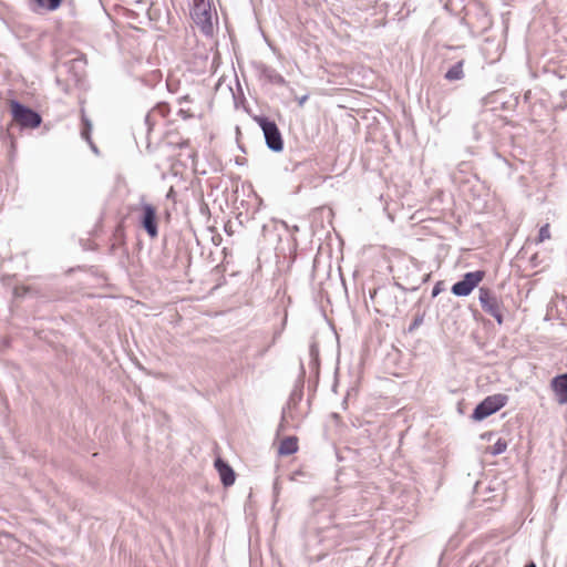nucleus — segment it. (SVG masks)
<instances>
[{
	"label": "nucleus",
	"instance_id": "1",
	"mask_svg": "<svg viewBox=\"0 0 567 567\" xmlns=\"http://www.w3.org/2000/svg\"><path fill=\"white\" fill-rule=\"evenodd\" d=\"M254 121L261 128L267 147L276 153L281 152L284 150V138L276 122L265 115H256Z\"/></svg>",
	"mask_w": 567,
	"mask_h": 567
},
{
	"label": "nucleus",
	"instance_id": "2",
	"mask_svg": "<svg viewBox=\"0 0 567 567\" xmlns=\"http://www.w3.org/2000/svg\"><path fill=\"white\" fill-rule=\"evenodd\" d=\"M10 109L13 120L22 127L37 128L42 123V117L37 111L19 101H12Z\"/></svg>",
	"mask_w": 567,
	"mask_h": 567
},
{
	"label": "nucleus",
	"instance_id": "3",
	"mask_svg": "<svg viewBox=\"0 0 567 567\" xmlns=\"http://www.w3.org/2000/svg\"><path fill=\"white\" fill-rule=\"evenodd\" d=\"M508 396L502 393L486 396L480 402L472 413V417L475 421H482L489 415L496 413L506 405Z\"/></svg>",
	"mask_w": 567,
	"mask_h": 567
},
{
	"label": "nucleus",
	"instance_id": "4",
	"mask_svg": "<svg viewBox=\"0 0 567 567\" xmlns=\"http://www.w3.org/2000/svg\"><path fill=\"white\" fill-rule=\"evenodd\" d=\"M478 301L486 313L492 316L498 324L503 323L504 317L502 311V300L492 289L487 287H480Z\"/></svg>",
	"mask_w": 567,
	"mask_h": 567
},
{
	"label": "nucleus",
	"instance_id": "5",
	"mask_svg": "<svg viewBox=\"0 0 567 567\" xmlns=\"http://www.w3.org/2000/svg\"><path fill=\"white\" fill-rule=\"evenodd\" d=\"M192 19L199 28L203 34L210 37L214 33V25L212 21V10L209 3L205 1H196L190 12Z\"/></svg>",
	"mask_w": 567,
	"mask_h": 567
},
{
	"label": "nucleus",
	"instance_id": "6",
	"mask_svg": "<svg viewBox=\"0 0 567 567\" xmlns=\"http://www.w3.org/2000/svg\"><path fill=\"white\" fill-rule=\"evenodd\" d=\"M484 277L485 271L483 270L466 272L461 280L452 286L451 292L456 297H467L480 285Z\"/></svg>",
	"mask_w": 567,
	"mask_h": 567
},
{
	"label": "nucleus",
	"instance_id": "7",
	"mask_svg": "<svg viewBox=\"0 0 567 567\" xmlns=\"http://www.w3.org/2000/svg\"><path fill=\"white\" fill-rule=\"evenodd\" d=\"M140 224L151 238H155L158 235L157 215L156 209L153 205H142V215L140 217Z\"/></svg>",
	"mask_w": 567,
	"mask_h": 567
},
{
	"label": "nucleus",
	"instance_id": "8",
	"mask_svg": "<svg viewBox=\"0 0 567 567\" xmlns=\"http://www.w3.org/2000/svg\"><path fill=\"white\" fill-rule=\"evenodd\" d=\"M215 467L220 476V481L225 487H229L235 483L236 474L233 467L223 458L215 460Z\"/></svg>",
	"mask_w": 567,
	"mask_h": 567
},
{
	"label": "nucleus",
	"instance_id": "9",
	"mask_svg": "<svg viewBox=\"0 0 567 567\" xmlns=\"http://www.w3.org/2000/svg\"><path fill=\"white\" fill-rule=\"evenodd\" d=\"M550 385L556 394L557 401L560 404L567 403V373L553 378Z\"/></svg>",
	"mask_w": 567,
	"mask_h": 567
},
{
	"label": "nucleus",
	"instance_id": "10",
	"mask_svg": "<svg viewBox=\"0 0 567 567\" xmlns=\"http://www.w3.org/2000/svg\"><path fill=\"white\" fill-rule=\"evenodd\" d=\"M260 75L266 79L269 83L276 84V85H285L286 80L285 78L278 73L274 68L268 66L266 64H261L259 68Z\"/></svg>",
	"mask_w": 567,
	"mask_h": 567
},
{
	"label": "nucleus",
	"instance_id": "11",
	"mask_svg": "<svg viewBox=\"0 0 567 567\" xmlns=\"http://www.w3.org/2000/svg\"><path fill=\"white\" fill-rule=\"evenodd\" d=\"M81 121H82V130H81V136L83 140H85L93 152L97 153V147L93 144L91 140V132H92V122L87 118V116L84 113V110H81Z\"/></svg>",
	"mask_w": 567,
	"mask_h": 567
},
{
	"label": "nucleus",
	"instance_id": "12",
	"mask_svg": "<svg viewBox=\"0 0 567 567\" xmlns=\"http://www.w3.org/2000/svg\"><path fill=\"white\" fill-rule=\"evenodd\" d=\"M298 451V440L296 436H288L280 442L278 453L280 455H292Z\"/></svg>",
	"mask_w": 567,
	"mask_h": 567
},
{
	"label": "nucleus",
	"instance_id": "13",
	"mask_svg": "<svg viewBox=\"0 0 567 567\" xmlns=\"http://www.w3.org/2000/svg\"><path fill=\"white\" fill-rule=\"evenodd\" d=\"M167 112L168 109L165 104H159L155 109L150 111L144 117V123L147 126V132H151L153 126L155 125V115L158 113L161 116H165Z\"/></svg>",
	"mask_w": 567,
	"mask_h": 567
},
{
	"label": "nucleus",
	"instance_id": "14",
	"mask_svg": "<svg viewBox=\"0 0 567 567\" xmlns=\"http://www.w3.org/2000/svg\"><path fill=\"white\" fill-rule=\"evenodd\" d=\"M463 66H464V61L461 60V61H457L456 63H454L445 73L444 78L445 80L447 81H458V80H462L464 78V70H463Z\"/></svg>",
	"mask_w": 567,
	"mask_h": 567
},
{
	"label": "nucleus",
	"instance_id": "15",
	"mask_svg": "<svg viewBox=\"0 0 567 567\" xmlns=\"http://www.w3.org/2000/svg\"><path fill=\"white\" fill-rule=\"evenodd\" d=\"M309 357H310L309 364H310L311 369L318 371L320 361H319V347L316 341H312L309 346Z\"/></svg>",
	"mask_w": 567,
	"mask_h": 567
},
{
	"label": "nucleus",
	"instance_id": "16",
	"mask_svg": "<svg viewBox=\"0 0 567 567\" xmlns=\"http://www.w3.org/2000/svg\"><path fill=\"white\" fill-rule=\"evenodd\" d=\"M507 449V442L504 439H498L492 446H491V454L496 456L503 454Z\"/></svg>",
	"mask_w": 567,
	"mask_h": 567
},
{
	"label": "nucleus",
	"instance_id": "17",
	"mask_svg": "<svg viewBox=\"0 0 567 567\" xmlns=\"http://www.w3.org/2000/svg\"><path fill=\"white\" fill-rule=\"evenodd\" d=\"M549 238H550L549 225L545 224L539 229L537 243H543Z\"/></svg>",
	"mask_w": 567,
	"mask_h": 567
},
{
	"label": "nucleus",
	"instance_id": "18",
	"mask_svg": "<svg viewBox=\"0 0 567 567\" xmlns=\"http://www.w3.org/2000/svg\"><path fill=\"white\" fill-rule=\"evenodd\" d=\"M29 291L28 287L21 286V287H14L13 289V296L16 298H23Z\"/></svg>",
	"mask_w": 567,
	"mask_h": 567
},
{
	"label": "nucleus",
	"instance_id": "19",
	"mask_svg": "<svg viewBox=\"0 0 567 567\" xmlns=\"http://www.w3.org/2000/svg\"><path fill=\"white\" fill-rule=\"evenodd\" d=\"M472 131H473L474 140L478 141L481 138V136H480V124L473 125Z\"/></svg>",
	"mask_w": 567,
	"mask_h": 567
},
{
	"label": "nucleus",
	"instance_id": "20",
	"mask_svg": "<svg viewBox=\"0 0 567 567\" xmlns=\"http://www.w3.org/2000/svg\"><path fill=\"white\" fill-rule=\"evenodd\" d=\"M63 0H49L50 8L59 9Z\"/></svg>",
	"mask_w": 567,
	"mask_h": 567
},
{
	"label": "nucleus",
	"instance_id": "21",
	"mask_svg": "<svg viewBox=\"0 0 567 567\" xmlns=\"http://www.w3.org/2000/svg\"><path fill=\"white\" fill-rule=\"evenodd\" d=\"M383 292H385L384 289H374L373 291L370 292L371 300H374L378 295L383 293Z\"/></svg>",
	"mask_w": 567,
	"mask_h": 567
},
{
	"label": "nucleus",
	"instance_id": "22",
	"mask_svg": "<svg viewBox=\"0 0 567 567\" xmlns=\"http://www.w3.org/2000/svg\"><path fill=\"white\" fill-rule=\"evenodd\" d=\"M441 284L437 282L432 289V297H436L441 292Z\"/></svg>",
	"mask_w": 567,
	"mask_h": 567
},
{
	"label": "nucleus",
	"instance_id": "23",
	"mask_svg": "<svg viewBox=\"0 0 567 567\" xmlns=\"http://www.w3.org/2000/svg\"><path fill=\"white\" fill-rule=\"evenodd\" d=\"M421 322H422V319L421 318H416L413 321V323L410 326V330H413L414 328H416Z\"/></svg>",
	"mask_w": 567,
	"mask_h": 567
},
{
	"label": "nucleus",
	"instance_id": "24",
	"mask_svg": "<svg viewBox=\"0 0 567 567\" xmlns=\"http://www.w3.org/2000/svg\"><path fill=\"white\" fill-rule=\"evenodd\" d=\"M269 348H270V346H267L266 348H264V349L259 350V351L257 352V357H258V358L264 357V355H265V353L269 350Z\"/></svg>",
	"mask_w": 567,
	"mask_h": 567
},
{
	"label": "nucleus",
	"instance_id": "25",
	"mask_svg": "<svg viewBox=\"0 0 567 567\" xmlns=\"http://www.w3.org/2000/svg\"><path fill=\"white\" fill-rule=\"evenodd\" d=\"M307 100H308V95H303V96L298 99V104L300 106H302L306 103Z\"/></svg>",
	"mask_w": 567,
	"mask_h": 567
},
{
	"label": "nucleus",
	"instance_id": "26",
	"mask_svg": "<svg viewBox=\"0 0 567 567\" xmlns=\"http://www.w3.org/2000/svg\"><path fill=\"white\" fill-rule=\"evenodd\" d=\"M295 396H296L298 400H300V399H301V396H302V394H301V392H299V393H296V392H295V393L291 395V400H292V399H295Z\"/></svg>",
	"mask_w": 567,
	"mask_h": 567
},
{
	"label": "nucleus",
	"instance_id": "27",
	"mask_svg": "<svg viewBox=\"0 0 567 567\" xmlns=\"http://www.w3.org/2000/svg\"><path fill=\"white\" fill-rule=\"evenodd\" d=\"M524 567H537V566L534 561H529Z\"/></svg>",
	"mask_w": 567,
	"mask_h": 567
},
{
	"label": "nucleus",
	"instance_id": "28",
	"mask_svg": "<svg viewBox=\"0 0 567 567\" xmlns=\"http://www.w3.org/2000/svg\"><path fill=\"white\" fill-rule=\"evenodd\" d=\"M280 332H276L275 336H274V342L276 341V339L279 337Z\"/></svg>",
	"mask_w": 567,
	"mask_h": 567
},
{
	"label": "nucleus",
	"instance_id": "29",
	"mask_svg": "<svg viewBox=\"0 0 567 567\" xmlns=\"http://www.w3.org/2000/svg\"><path fill=\"white\" fill-rule=\"evenodd\" d=\"M173 190L171 189V192L167 194V197H173Z\"/></svg>",
	"mask_w": 567,
	"mask_h": 567
},
{
	"label": "nucleus",
	"instance_id": "30",
	"mask_svg": "<svg viewBox=\"0 0 567 567\" xmlns=\"http://www.w3.org/2000/svg\"><path fill=\"white\" fill-rule=\"evenodd\" d=\"M173 190L171 189V192L167 194V197H173Z\"/></svg>",
	"mask_w": 567,
	"mask_h": 567
},
{
	"label": "nucleus",
	"instance_id": "31",
	"mask_svg": "<svg viewBox=\"0 0 567 567\" xmlns=\"http://www.w3.org/2000/svg\"><path fill=\"white\" fill-rule=\"evenodd\" d=\"M318 501H321V498H319V497L312 498V502H318Z\"/></svg>",
	"mask_w": 567,
	"mask_h": 567
}]
</instances>
